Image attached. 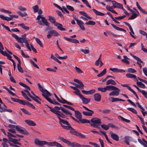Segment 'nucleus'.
<instances>
[{
  "mask_svg": "<svg viewBox=\"0 0 147 147\" xmlns=\"http://www.w3.org/2000/svg\"><path fill=\"white\" fill-rule=\"evenodd\" d=\"M11 35L18 42L22 44L21 46L22 47H24V45L23 43H26L29 40V39L26 38L25 35H22L20 37H19L17 35L15 34H13Z\"/></svg>",
  "mask_w": 147,
  "mask_h": 147,
  "instance_id": "nucleus-1",
  "label": "nucleus"
},
{
  "mask_svg": "<svg viewBox=\"0 0 147 147\" xmlns=\"http://www.w3.org/2000/svg\"><path fill=\"white\" fill-rule=\"evenodd\" d=\"M59 139L63 142L71 147H82L83 146L76 142H71L63 137H60Z\"/></svg>",
  "mask_w": 147,
  "mask_h": 147,
  "instance_id": "nucleus-2",
  "label": "nucleus"
},
{
  "mask_svg": "<svg viewBox=\"0 0 147 147\" xmlns=\"http://www.w3.org/2000/svg\"><path fill=\"white\" fill-rule=\"evenodd\" d=\"M49 20L50 21L51 23L54 24V25L56 26L59 30L61 31L65 30V29L62 27V24L55 22V19L53 17L49 16Z\"/></svg>",
  "mask_w": 147,
  "mask_h": 147,
  "instance_id": "nucleus-3",
  "label": "nucleus"
},
{
  "mask_svg": "<svg viewBox=\"0 0 147 147\" xmlns=\"http://www.w3.org/2000/svg\"><path fill=\"white\" fill-rule=\"evenodd\" d=\"M42 13V12L41 9H40L38 11V13L39 15L37 16L36 19L38 21H39L40 19H41L42 22L46 26H48L49 25V23L47 19L41 15Z\"/></svg>",
  "mask_w": 147,
  "mask_h": 147,
  "instance_id": "nucleus-4",
  "label": "nucleus"
},
{
  "mask_svg": "<svg viewBox=\"0 0 147 147\" xmlns=\"http://www.w3.org/2000/svg\"><path fill=\"white\" fill-rule=\"evenodd\" d=\"M90 124L94 127H98L101 124V120L98 118H93L90 121Z\"/></svg>",
  "mask_w": 147,
  "mask_h": 147,
  "instance_id": "nucleus-5",
  "label": "nucleus"
},
{
  "mask_svg": "<svg viewBox=\"0 0 147 147\" xmlns=\"http://www.w3.org/2000/svg\"><path fill=\"white\" fill-rule=\"evenodd\" d=\"M115 88L117 89V88L113 86L108 85L104 88L99 87L98 88V91L104 92H106L107 90L111 91L114 90Z\"/></svg>",
  "mask_w": 147,
  "mask_h": 147,
  "instance_id": "nucleus-6",
  "label": "nucleus"
},
{
  "mask_svg": "<svg viewBox=\"0 0 147 147\" xmlns=\"http://www.w3.org/2000/svg\"><path fill=\"white\" fill-rule=\"evenodd\" d=\"M16 130L22 134L26 135H28L29 134L28 132L24 128L20 125H16Z\"/></svg>",
  "mask_w": 147,
  "mask_h": 147,
  "instance_id": "nucleus-7",
  "label": "nucleus"
},
{
  "mask_svg": "<svg viewBox=\"0 0 147 147\" xmlns=\"http://www.w3.org/2000/svg\"><path fill=\"white\" fill-rule=\"evenodd\" d=\"M70 133L74 135L79 137L80 138H85V136L84 135L80 133L75 131L74 129V130H72V131H71Z\"/></svg>",
  "mask_w": 147,
  "mask_h": 147,
  "instance_id": "nucleus-8",
  "label": "nucleus"
},
{
  "mask_svg": "<svg viewBox=\"0 0 147 147\" xmlns=\"http://www.w3.org/2000/svg\"><path fill=\"white\" fill-rule=\"evenodd\" d=\"M112 3L113 5L112 7L113 8H118L119 9H121L122 8V6L123 5L121 4L118 3L115 1H112Z\"/></svg>",
  "mask_w": 147,
  "mask_h": 147,
  "instance_id": "nucleus-9",
  "label": "nucleus"
},
{
  "mask_svg": "<svg viewBox=\"0 0 147 147\" xmlns=\"http://www.w3.org/2000/svg\"><path fill=\"white\" fill-rule=\"evenodd\" d=\"M114 90L109 94L110 96H117L119 93L120 90L117 88V89H115Z\"/></svg>",
  "mask_w": 147,
  "mask_h": 147,
  "instance_id": "nucleus-10",
  "label": "nucleus"
},
{
  "mask_svg": "<svg viewBox=\"0 0 147 147\" xmlns=\"http://www.w3.org/2000/svg\"><path fill=\"white\" fill-rule=\"evenodd\" d=\"M70 87L75 90L74 92L77 96H78L80 98L82 97V95L80 93V91L78 89L77 87H73L71 86H70Z\"/></svg>",
  "mask_w": 147,
  "mask_h": 147,
  "instance_id": "nucleus-11",
  "label": "nucleus"
},
{
  "mask_svg": "<svg viewBox=\"0 0 147 147\" xmlns=\"http://www.w3.org/2000/svg\"><path fill=\"white\" fill-rule=\"evenodd\" d=\"M53 113L57 115V116L58 118L60 117H61L63 118H67V116L63 115V113H61L60 111H57L56 109Z\"/></svg>",
  "mask_w": 147,
  "mask_h": 147,
  "instance_id": "nucleus-12",
  "label": "nucleus"
},
{
  "mask_svg": "<svg viewBox=\"0 0 147 147\" xmlns=\"http://www.w3.org/2000/svg\"><path fill=\"white\" fill-rule=\"evenodd\" d=\"M110 133L111 135V137L113 140L116 141L119 140V137L117 134L113 133L112 131H110Z\"/></svg>",
  "mask_w": 147,
  "mask_h": 147,
  "instance_id": "nucleus-13",
  "label": "nucleus"
},
{
  "mask_svg": "<svg viewBox=\"0 0 147 147\" xmlns=\"http://www.w3.org/2000/svg\"><path fill=\"white\" fill-rule=\"evenodd\" d=\"M109 70L114 73H124L125 72V70L122 69H119L118 68H110Z\"/></svg>",
  "mask_w": 147,
  "mask_h": 147,
  "instance_id": "nucleus-14",
  "label": "nucleus"
},
{
  "mask_svg": "<svg viewBox=\"0 0 147 147\" xmlns=\"http://www.w3.org/2000/svg\"><path fill=\"white\" fill-rule=\"evenodd\" d=\"M58 143L56 142H47L45 141V145L47 144V146H56L57 147Z\"/></svg>",
  "mask_w": 147,
  "mask_h": 147,
  "instance_id": "nucleus-15",
  "label": "nucleus"
},
{
  "mask_svg": "<svg viewBox=\"0 0 147 147\" xmlns=\"http://www.w3.org/2000/svg\"><path fill=\"white\" fill-rule=\"evenodd\" d=\"M63 38L66 40L70 42L76 43H79V41L78 40L76 39H72L71 38H68L65 37H64Z\"/></svg>",
  "mask_w": 147,
  "mask_h": 147,
  "instance_id": "nucleus-16",
  "label": "nucleus"
},
{
  "mask_svg": "<svg viewBox=\"0 0 147 147\" xmlns=\"http://www.w3.org/2000/svg\"><path fill=\"white\" fill-rule=\"evenodd\" d=\"M34 143L37 145L42 146L45 145V141H41L38 139H35L34 140Z\"/></svg>",
  "mask_w": 147,
  "mask_h": 147,
  "instance_id": "nucleus-17",
  "label": "nucleus"
},
{
  "mask_svg": "<svg viewBox=\"0 0 147 147\" xmlns=\"http://www.w3.org/2000/svg\"><path fill=\"white\" fill-rule=\"evenodd\" d=\"M22 103V104L23 105H27L29 107H31L33 109H34L35 108V107H34V106L30 102H28L26 101L25 100H23Z\"/></svg>",
  "mask_w": 147,
  "mask_h": 147,
  "instance_id": "nucleus-18",
  "label": "nucleus"
},
{
  "mask_svg": "<svg viewBox=\"0 0 147 147\" xmlns=\"http://www.w3.org/2000/svg\"><path fill=\"white\" fill-rule=\"evenodd\" d=\"M30 97L38 103L39 104H41V100L36 95H34V96H32Z\"/></svg>",
  "mask_w": 147,
  "mask_h": 147,
  "instance_id": "nucleus-19",
  "label": "nucleus"
},
{
  "mask_svg": "<svg viewBox=\"0 0 147 147\" xmlns=\"http://www.w3.org/2000/svg\"><path fill=\"white\" fill-rule=\"evenodd\" d=\"M42 95L46 99V98L51 96L50 93L46 89L42 92Z\"/></svg>",
  "mask_w": 147,
  "mask_h": 147,
  "instance_id": "nucleus-20",
  "label": "nucleus"
},
{
  "mask_svg": "<svg viewBox=\"0 0 147 147\" xmlns=\"http://www.w3.org/2000/svg\"><path fill=\"white\" fill-rule=\"evenodd\" d=\"M61 117H59L58 119L59 120V123L61 126V125H63L62 124L65 125H69V123L67 121L62 119L61 118Z\"/></svg>",
  "mask_w": 147,
  "mask_h": 147,
  "instance_id": "nucleus-21",
  "label": "nucleus"
},
{
  "mask_svg": "<svg viewBox=\"0 0 147 147\" xmlns=\"http://www.w3.org/2000/svg\"><path fill=\"white\" fill-rule=\"evenodd\" d=\"M25 122L28 125L30 126H35L36 125V124L32 121L29 120H26Z\"/></svg>",
  "mask_w": 147,
  "mask_h": 147,
  "instance_id": "nucleus-22",
  "label": "nucleus"
},
{
  "mask_svg": "<svg viewBox=\"0 0 147 147\" xmlns=\"http://www.w3.org/2000/svg\"><path fill=\"white\" fill-rule=\"evenodd\" d=\"M89 112L87 111H83V114L86 116H91L94 113V111L91 110L89 109V110H88Z\"/></svg>",
  "mask_w": 147,
  "mask_h": 147,
  "instance_id": "nucleus-23",
  "label": "nucleus"
},
{
  "mask_svg": "<svg viewBox=\"0 0 147 147\" xmlns=\"http://www.w3.org/2000/svg\"><path fill=\"white\" fill-rule=\"evenodd\" d=\"M80 98L81 99L83 103L84 104H87L90 102V99L84 97L83 95L82 97Z\"/></svg>",
  "mask_w": 147,
  "mask_h": 147,
  "instance_id": "nucleus-24",
  "label": "nucleus"
},
{
  "mask_svg": "<svg viewBox=\"0 0 147 147\" xmlns=\"http://www.w3.org/2000/svg\"><path fill=\"white\" fill-rule=\"evenodd\" d=\"M94 98L95 101L98 102L100 101L101 96L100 94L96 93L94 95Z\"/></svg>",
  "mask_w": 147,
  "mask_h": 147,
  "instance_id": "nucleus-25",
  "label": "nucleus"
},
{
  "mask_svg": "<svg viewBox=\"0 0 147 147\" xmlns=\"http://www.w3.org/2000/svg\"><path fill=\"white\" fill-rule=\"evenodd\" d=\"M126 77L129 78H134V80L138 81L136 75L130 74H127L126 75Z\"/></svg>",
  "mask_w": 147,
  "mask_h": 147,
  "instance_id": "nucleus-26",
  "label": "nucleus"
},
{
  "mask_svg": "<svg viewBox=\"0 0 147 147\" xmlns=\"http://www.w3.org/2000/svg\"><path fill=\"white\" fill-rule=\"evenodd\" d=\"M10 141L12 142L14 144H18L20 146L21 145V143L19 142H18V140L16 139L10 138Z\"/></svg>",
  "mask_w": 147,
  "mask_h": 147,
  "instance_id": "nucleus-27",
  "label": "nucleus"
},
{
  "mask_svg": "<svg viewBox=\"0 0 147 147\" xmlns=\"http://www.w3.org/2000/svg\"><path fill=\"white\" fill-rule=\"evenodd\" d=\"M48 33L50 34L52 36H58L59 34L55 30H52L48 32Z\"/></svg>",
  "mask_w": 147,
  "mask_h": 147,
  "instance_id": "nucleus-28",
  "label": "nucleus"
},
{
  "mask_svg": "<svg viewBox=\"0 0 147 147\" xmlns=\"http://www.w3.org/2000/svg\"><path fill=\"white\" fill-rule=\"evenodd\" d=\"M79 13L81 15H83L86 18H87L89 20H91L92 18L89 16L86 12L84 11H80L79 12Z\"/></svg>",
  "mask_w": 147,
  "mask_h": 147,
  "instance_id": "nucleus-29",
  "label": "nucleus"
},
{
  "mask_svg": "<svg viewBox=\"0 0 147 147\" xmlns=\"http://www.w3.org/2000/svg\"><path fill=\"white\" fill-rule=\"evenodd\" d=\"M61 125V126L64 129H69L70 130H74V129L70 126L69 124V125Z\"/></svg>",
  "mask_w": 147,
  "mask_h": 147,
  "instance_id": "nucleus-30",
  "label": "nucleus"
},
{
  "mask_svg": "<svg viewBox=\"0 0 147 147\" xmlns=\"http://www.w3.org/2000/svg\"><path fill=\"white\" fill-rule=\"evenodd\" d=\"M74 111L75 112V114L76 117L79 120L81 119L82 115L78 111Z\"/></svg>",
  "mask_w": 147,
  "mask_h": 147,
  "instance_id": "nucleus-31",
  "label": "nucleus"
},
{
  "mask_svg": "<svg viewBox=\"0 0 147 147\" xmlns=\"http://www.w3.org/2000/svg\"><path fill=\"white\" fill-rule=\"evenodd\" d=\"M110 84H112L113 85H116V83L114 80L112 79H110L108 80L106 82L107 85H109Z\"/></svg>",
  "mask_w": 147,
  "mask_h": 147,
  "instance_id": "nucleus-32",
  "label": "nucleus"
},
{
  "mask_svg": "<svg viewBox=\"0 0 147 147\" xmlns=\"http://www.w3.org/2000/svg\"><path fill=\"white\" fill-rule=\"evenodd\" d=\"M61 111L67 115L69 114L70 116L72 115L71 113L69 111L63 107L61 108Z\"/></svg>",
  "mask_w": 147,
  "mask_h": 147,
  "instance_id": "nucleus-33",
  "label": "nucleus"
},
{
  "mask_svg": "<svg viewBox=\"0 0 147 147\" xmlns=\"http://www.w3.org/2000/svg\"><path fill=\"white\" fill-rule=\"evenodd\" d=\"M111 25L115 29V30H117L123 31H124V32H126V30H125L123 28H121L119 27H118L113 24H111Z\"/></svg>",
  "mask_w": 147,
  "mask_h": 147,
  "instance_id": "nucleus-34",
  "label": "nucleus"
},
{
  "mask_svg": "<svg viewBox=\"0 0 147 147\" xmlns=\"http://www.w3.org/2000/svg\"><path fill=\"white\" fill-rule=\"evenodd\" d=\"M21 62L18 63L17 64V69L18 70L19 72L23 73L24 72V71L22 68L21 66Z\"/></svg>",
  "mask_w": 147,
  "mask_h": 147,
  "instance_id": "nucleus-35",
  "label": "nucleus"
},
{
  "mask_svg": "<svg viewBox=\"0 0 147 147\" xmlns=\"http://www.w3.org/2000/svg\"><path fill=\"white\" fill-rule=\"evenodd\" d=\"M92 10H93V11L97 15L100 16H103L105 15V14L104 13L100 12L95 9H93Z\"/></svg>",
  "mask_w": 147,
  "mask_h": 147,
  "instance_id": "nucleus-36",
  "label": "nucleus"
},
{
  "mask_svg": "<svg viewBox=\"0 0 147 147\" xmlns=\"http://www.w3.org/2000/svg\"><path fill=\"white\" fill-rule=\"evenodd\" d=\"M137 85L140 88H144L145 86L144 84L140 82L137 81L136 82Z\"/></svg>",
  "mask_w": 147,
  "mask_h": 147,
  "instance_id": "nucleus-37",
  "label": "nucleus"
},
{
  "mask_svg": "<svg viewBox=\"0 0 147 147\" xmlns=\"http://www.w3.org/2000/svg\"><path fill=\"white\" fill-rule=\"evenodd\" d=\"M123 57L124 59L121 60L122 61L127 64H129V61L127 60V59H129L126 56H124Z\"/></svg>",
  "mask_w": 147,
  "mask_h": 147,
  "instance_id": "nucleus-38",
  "label": "nucleus"
},
{
  "mask_svg": "<svg viewBox=\"0 0 147 147\" xmlns=\"http://www.w3.org/2000/svg\"><path fill=\"white\" fill-rule=\"evenodd\" d=\"M21 93L22 94V95L27 100H28V101H31V99H30L29 97H28V96H27V95L23 91H22L21 92Z\"/></svg>",
  "mask_w": 147,
  "mask_h": 147,
  "instance_id": "nucleus-39",
  "label": "nucleus"
},
{
  "mask_svg": "<svg viewBox=\"0 0 147 147\" xmlns=\"http://www.w3.org/2000/svg\"><path fill=\"white\" fill-rule=\"evenodd\" d=\"M135 12L133 13V14L128 19V20H132L136 18L137 16H138L139 14L138 13H134Z\"/></svg>",
  "mask_w": 147,
  "mask_h": 147,
  "instance_id": "nucleus-40",
  "label": "nucleus"
},
{
  "mask_svg": "<svg viewBox=\"0 0 147 147\" xmlns=\"http://www.w3.org/2000/svg\"><path fill=\"white\" fill-rule=\"evenodd\" d=\"M46 99L48 101L52 104L55 105L57 103V102L54 99L52 100L49 97L46 98Z\"/></svg>",
  "mask_w": 147,
  "mask_h": 147,
  "instance_id": "nucleus-41",
  "label": "nucleus"
},
{
  "mask_svg": "<svg viewBox=\"0 0 147 147\" xmlns=\"http://www.w3.org/2000/svg\"><path fill=\"white\" fill-rule=\"evenodd\" d=\"M106 72V69H103L102 71L99 74L97 75L98 77H100L104 75Z\"/></svg>",
  "mask_w": 147,
  "mask_h": 147,
  "instance_id": "nucleus-42",
  "label": "nucleus"
},
{
  "mask_svg": "<svg viewBox=\"0 0 147 147\" xmlns=\"http://www.w3.org/2000/svg\"><path fill=\"white\" fill-rule=\"evenodd\" d=\"M80 122L82 123H90V121L85 119H81L80 120Z\"/></svg>",
  "mask_w": 147,
  "mask_h": 147,
  "instance_id": "nucleus-43",
  "label": "nucleus"
},
{
  "mask_svg": "<svg viewBox=\"0 0 147 147\" xmlns=\"http://www.w3.org/2000/svg\"><path fill=\"white\" fill-rule=\"evenodd\" d=\"M11 100L13 101H14V102H18L21 104H22V102L23 100H21L18 99H16L13 98L11 97Z\"/></svg>",
  "mask_w": 147,
  "mask_h": 147,
  "instance_id": "nucleus-44",
  "label": "nucleus"
},
{
  "mask_svg": "<svg viewBox=\"0 0 147 147\" xmlns=\"http://www.w3.org/2000/svg\"><path fill=\"white\" fill-rule=\"evenodd\" d=\"M85 24L88 25H94L96 23L92 20H89L88 22H85Z\"/></svg>",
  "mask_w": 147,
  "mask_h": 147,
  "instance_id": "nucleus-45",
  "label": "nucleus"
},
{
  "mask_svg": "<svg viewBox=\"0 0 147 147\" xmlns=\"http://www.w3.org/2000/svg\"><path fill=\"white\" fill-rule=\"evenodd\" d=\"M127 109L130 111L131 112L135 114L137 113V111L134 109L132 108H127Z\"/></svg>",
  "mask_w": 147,
  "mask_h": 147,
  "instance_id": "nucleus-46",
  "label": "nucleus"
},
{
  "mask_svg": "<svg viewBox=\"0 0 147 147\" xmlns=\"http://www.w3.org/2000/svg\"><path fill=\"white\" fill-rule=\"evenodd\" d=\"M0 18L3 20L7 21H9V17H5L2 15H0Z\"/></svg>",
  "mask_w": 147,
  "mask_h": 147,
  "instance_id": "nucleus-47",
  "label": "nucleus"
},
{
  "mask_svg": "<svg viewBox=\"0 0 147 147\" xmlns=\"http://www.w3.org/2000/svg\"><path fill=\"white\" fill-rule=\"evenodd\" d=\"M78 84H78L77 88L82 89H84V85L81 81H80Z\"/></svg>",
  "mask_w": 147,
  "mask_h": 147,
  "instance_id": "nucleus-48",
  "label": "nucleus"
},
{
  "mask_svg": "<svg viewBox=\"0 0 147 147\" xmlns=\"http://www.w3.org/2000/svg\"><path fill=\"white\" fill-rule=\"evenodd\" d=\"M35 40L37 43L38 44L40 47H43L42 43L40 39L37 38H36Z\"/></svg>",
  "mask_w": 147,
  "mask_h": 147,
  "instance_id": "nucleus-49",
  "label": "nucleus"
},
{
  "mask_svg": "<svg viewBox=\"0 0 147 147\" xmlns=\"http://www.w3.org/2000/svg\"><path fill=\"white\" fill-rule=\"evenodd\" d=\"M21 110L25 114L28 115H31V113L29 112L28 111H27L26 109L24 108H21Z\"/></svg>",
  "mask_w": 147,
  "mask_h": 147,
  "instance_id": "nucleus-50",
  "label": "nucleus"
},
{
  "mask_svg": "<svg viewBox=\"0 0 147 147\" xmlns=\"http://www.w3.org/2000/svg\"><path fill=\"white\" fill-rule=\"evenodd\" d=\"M138 141L142 145H143L144 147H147V145L145 144L144 142H143L141 140L138 138Z\"/></svg>",
  "mask_w": 147,
  "mask_h": 147,
  "instance_id": "nucleus-51",
  "label": "nucleus"
},
{
  "mask_svg": "<svg viewBox=\"0 0 147 147\" xmlns=\"http://www.w3.org/2000/svg\"><path fill=\"white\" fill-rule=\"evenodd\" d=\"M101 127L105 130H108L109 128V126L108 125H106L105 124L102 125L101 126Z\"/></svg>",
  "mask_w": 147,
  "mask_h": 147,
  "instance_id": "nucleus-52",
  "label": "nucleus"
},
{
  "mask_svg": "<svg viewBox=\"0 0 147 147\" xmlns=\"http://www.w3.org/2000/svg\"><path fill=\"white\" fill-rule=\"evenodd\" d=\"M38 88L42 92H43V91L45 90L42 87L39 83H38Z\"/></svg>",
  "mask_w": 147,
  "mask_h": 147,
  "instance_id": "nucleus-53",
  "label": "nucleus"
},
{
  "mask_svg": "<svg viewBox=\"0 0 147 147\" xmlns=\"http://www.w3.org/2000/svg\"><path fill=\"white\" fill-rule=\"evenodd\" d=\"M32 9L34 10V12H36L38 11V6L37 5H36L32 7Z\"/></svg>",
  "mask_w": 147,
  "mask_h": 147,
  "instance_id": "nucleus-54",
  "label": "nucleus"
},
{
  "mask_svg": "<svg viewBox=\"0 0 147 147\" xmlns=\"http://www.w3.org/2000/svg\"><path fill=\"white\" fill-rule=\"evenodd\" d=\"M19 25L20 26H21L22 28L24 29L28 30L29 29V27L25 26L23 24H20Z\"/></svg>",
  "mask_w": 147,
  "mask_h": 147,
  "instance_id": "nucleus-55",
  "label": "nucleus"
},
{
  "mask_svg": "<svg viewBox=\"0 0 147 147\" xmlns=\"http://www.w3.org/2000/svg\"><path fill=\"white\" fill-rule=\"evenodd\" d=\"M128 71L129 73H135L136 72V71L135 69L131 68H129L128 69Z\"/></svg>",
  "mask_w": 147,
  "mask_h": 147,
  "instance_id": "nucleus-56",
  "label": "nucleus"
},
{
  "mask_svg": "<svg viewBox=\"0 0 147 147\" xmlns=\"http://www.w3.org/2000/svg\"><path fill=\"white\" fill-rule=\"evenodd\" d=\"M111 99H112L111 101L112 102H115V101H119V98H114L113 97H111Z\"/></svg>",
  "mask_w": 147,
  "mask_h": 147,
  "instance_id": "nucleus-57",
  "label": "nucleus"
},
{
  "mask_svg": "<svg viewBox=\"0 0 147 147\" xmlns=\"http://www.w3.org/2000/svg\"><path fill=\"white\" fill-rule=\"evenodd\" d=\"M110 111V110L109 109H107L103 110L101 112L104 114H107L109 113Z\"/></svg>",
  "mask_w": 147,
  "mask_h": 147,
  "instance_id": "nucleus-58",
  "label": "nucleus"
},
{
  "mask_svg": "<svg viewBox=\"0 0 147 147\" xmlns=\"http://www.w3.org/2000/svg\"><path fill=\"white\" fill-rule=\"evenodd\" d=\"M142 94L146 98H147V92L144 90H142L141 92Z\"/></svg>",
  "mask_w": 147,
  "mask_h": 147,
  "instance_id": "nucleus-59",
  "label": "nucleus"
},
{
  "mask_svg": "<svg viewBox=\"0 0 147 147\" xmlns=\"http://www.w3.org/2000/svg\"><path fill=\"white\" fill-rule=\"evenodd\" d=\"M80 50L82 52L85 54H88L90 52V51L88 50L83 49H80Z\"/></svg>",
  "mask_w": 147,
  "mask_h": 147,
  "instance_id": "nucleus-60",
  "label": "nucleus"
},
{
  "mask_svg": "<svg viewBox=\"0 0 147 147\" xmlns=\"http://www.w3.org/2000/svg\"><path fill=\"white\" fill-rule=\"evenodd\" d=\"M63 106L66 108H67L73 111H75V110H74V109L71 107H70V106H68V105H63Z\"/></svg>",
  "mask_w": 147,
  "mask_h": 147,
  "instance_id": "nucleus-61",
  "label": "nucleus"
},
{
  "mask_svg": "<svg viewBox=\"0 0 147 147\" xmlns=\"http://www.w3.org/2000/svg\"><path fill=\"white\" fill-rule=\"evenodd\" d=\"M66 7L69 10L73 11L74 10V7L71 6L67 5Z\"/></svg>",
  "mask_w": 147,
  "mask_h": 147,
  "instance_id": "nucleus-62",
  "label": "nucleus"
},
{
  "mask_svg": "<svg viewBox=\"0 0 147 147\" xmlns=\"http://www.w3.org/2000/svg\"><path fill=\"white\" fill-rule=\"evenodd\" d=\"M89 144L93 145L95 147H100V146L98 144L95 143L90 142H89Z\"/></svg>",
  "mask_w": 147,
  "mask_h": 147,
  "instance_id": "nucleus-63",
  "label": "nucleus"
},
{
  "mask_svg": "<svg viewBox=\"0 0 147 147\" xmlns=\"http://www.w3.org/2000/svg\"><path fill=\"white\" fill-rule=\"evenodd\" d=\"M144 74L147 76V68L144 67L142 69Z\"/></svg>",
  "mask_w": 147,
  "mask_h": 147,
  "instance_id": "nucleus-64",
  "label": "nucleus"
}]
</instances>
